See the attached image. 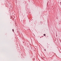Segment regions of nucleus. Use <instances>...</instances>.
Segmentation results:
<instances>
[{"label": "nucleus", "mask_w": 61, "mask_h": 61, "mask_svg": "<svg viewBox=\"0 0 61 61\" xmlns=\"http://www.w3.org/2000/svg\"><path fill=\"white\" fill-rule=\"evenodd\" d=\"M46 36V34H44V36Z\"/></svg>", "instance_id": "1"}, {"label": "nucleus", "mask_w": 61, "mask_h": 61, "mask_svg": "<svg viewBox=\"0 0 61 61\" xmlns=\"http://www.w3.org/2000/svg\"><path fill=\"white\" fill-rule=\"evenodd\" d=\"M12 31L13 32H14V29H12Z\"/></svg>", "instance_id": "2"}, {"label": "nucleus", "mask_w": 61, "mask_h": 61, "mask_svg": "<svg viewBox=\"0 0 61 61\" xmlns=\"http://www.w3.org/2000/svg\"><path fill=\"white\" fill-rule=\"evenodd\" d=\"M44 50H45V51H46V49H45Z\"/></svg>", "instance_id": "3"}, {"label": "nucleus", "mask_w": 61, "mask_h": 61, "mask_svg": "<svg viewBox=\"0 0 61 61\" xmlns=\"http://www.w3.org/2000/svg\"><path fill=\"white\" fill-rule=\"evenodd\" d=\"M60 3H61V2H60Z\"/></svg>", "instance_id": "4"}]
</instances>
